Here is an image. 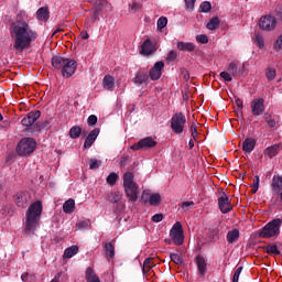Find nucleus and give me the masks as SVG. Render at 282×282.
Returning <instances> with one entry per match:
<instances>
[{
	"label": "nucleus",
	"instance_id": "obj_1",
	"mask_svg": "<svg viewBox=\"0 0 282 282\" xmlns=\"http://www.w3.org/2000/svg\"><path fill=\"white\" fill-rule=\"evenodd\" d=\"M10 35L14 41L13 48H15L17 52L30 50L32 43H34L39 36L36 31L32 30V26H30L26 21L21 20L11 23Z\"/></svg>",
	"mask_w": 282,
	"mask_h": 282
},
{
	"label": "nucleus",
	"instance_id": "obj_2",
	"mask_svg": "<svg viewBox=\"0 0 282 282\" xmlns=\"http://www.w3.org/2000/svg\"><path fill=\"white\" fill-rule=\"evenodd\" d=\"M41 215H43V203L41 200H35L29 206L25 214V235H30V232L34 235V231L39 226V221H41Z\"/></svg>",
	"mask_w": 282,
	"mask_h": 282
},
{
	"label": "nucleus",
	"instance_id": "obj_3",
	"mask_svg": "<svg viewBox=\"0 0 282 282\" xmlns=\"http://www.w3.org/2000/svg\"><path fill=\"white\" fill-rule=\"evenodd\" d=\"M52 66L55 69H62V76H64L65 78H72V76L76 74V68L78 67V63L74 59H69L61 56H53Z\"/></svg>",
	"mask_w": 282,
	"mask_h": 282
},
{
	"label": "nucleus",
	"instance_id": "obj_4",
	"mask_svg": "<svg viewBox=\"0 0 282 282\" xmlns=\"http://www.w3.org/2000/svg\"><path fill=\"white\" fill-rule=\"evenodd\" d=\"M123 188L126 192L129 202L135 203L138 202L139 186L135 182H133V173L126 172L123 174Z\"/></svg>",
	"mask_w": 282,
	"mask_h": 282
},
{
	"label": "nucleus",
	"instance_id": "obj_5",
	"mask_svg": "<svg viewBox=\"0 0 282 282\" xmlns=\"http://www.w3.org/2000/svg\"><path fill=\"white\" fill-rule=\"evenodd\" d=\"M36 150V141L32 138H23L17 145L18 155H31Z\"/></svg>",
	"mask_w": 282,
	"mask_h": 282
},
{
	"label": "nucleus",
	"instance_id": "obj_6",
	"mask_svg": "<svg viewBox=\"0 0 282 282\" xmlns=\"http://www.w3.org/2000/svg\"><path fill=\"white\" fill-rule=\"evenodd\" d=\"M281 228V219H273L269 224H267L262 230L260 231V237L262 239H270L272 237H276L279 235Z\"/></svg>",
	"mask_w": 282,
	"mask_h": 282
},
{
	"label": "nucleus",
	"instance_id": "obj_7",
	"mask_svg": "<svg viewBox=\"0 0 282 282\" xmlns=\"http://www.w3.org/2000/svg\"><path fill=\"white\" fill-rule=\"evenodd\" d=\"M184 127H186V116L182 112H176L171 118V129L176 135L184 133Z\"/></svg>",
	"mask_w": 282,
	"mask_h": 282
},
{
	"label": "nucleus",
	"instance_id": "obj_8",
	"mask_svg": "<svg viewBox=\"0 0 282 282\" xmlns=\"http://www.w3.org/2000/svg\"><path fill=\"white\" fill-rule=\"evenodd\" d=\"M170 237L175 246H182V243H184V228H182V223L176 221L173 225Z\"/></svg>",
	"mask_w": 282,
	"mask_h": 282
},
{
	"label": "nucleus",
	"instance_id": "obj_9",
	"mask_svg": "<svg viewBox=\"0 0 282 282\" xmlns=\"http://www.w3.org/2000/svg\"><path fill=\"white\" fill-rule=\"evenodd\" d=\"M259 28L265 32H272V30L276 28V18L272 15L261 17L259 20Z\"/></svg>",
	"mask_w": 282,
	"mask_h": 282
},
{
	"label": "nucleus",
	"instance_id": "obj_10",
	"mask_svg": "<svg viewBox=\"0 0 282 282\" xmlns=\"http://www.w3.org/2000/svg\"><path fill=\"white\" fill-rule=\"evenodd\" d=\"M158 147V142L151 137L141 139L138 143L131 145L132 151H140V149H153Z\"/></svg>",
	"mask_w": 282,
	"mask_h": 282
},
{
	"label": "nucleus",
	"instance_id": "obj_11",
	"mask_svg": "<svg viewBox=\"0 0 282 282\" xmlns=\"http://www.w3.org/2000/svg\"><path fill=\"white\" fill-rule=\"evenodd\" d=\"M265 111V100L257 98L251 101V112L253 116H261Z\"/></svg>",
	"mask_w": 282,
	"mask_h": 282
},
{
	"label": "nucleus",
	"instance_id": "obj_12",
	"mask_svg": "<svg viewBox=\"0 0 282 282\" xmlns=\"http://www.w3.org/2000/svg\"><path fill=\"white\" fill-rule=\"evenodd\" d=\"M218 206L224 215L232 210V203H230V198L228 195H226V193H223V195L218 198Z\"/></svg>",
	"mask_w": 282,
	"mask_h": 282
},
{
	"label": "nucleus",
	"instance_id": "obj_13",
	"mask_svg": "<svg viewBox=\"0 0 282 282\" xmlns=\"http://www.w3.org/2000/svg\"><path fill=\"white\" fill-rule=\"evenodd\" d=\"M158 52V46H155V43L151 41V39L145 40L141 45V52L143 56H151V54H155Z\"/></svg>",
	"mask_w": 282,
	"mask_h": 282
},
{
	"label": "nucleus",
	"instance_id": "obj_14",
	"mask_svg": "<svg viewBox=\"0 0 282 282\" xmlns=\"http://www.w3.org/2000/svg\"><path fill=\"white\" fill-rule=\"evenodd\" d=\"M41 118V110L31 111L24 117L21 122L23 127H32Z\"/></svg>",
	"mask_w": 282,
	"mask_h": 282
},
{
	"label": "nucleus",
	"instance_id": "obj_15",
	"mask_svg": "<svg viewBox=\"0 0 282 282\" xmlns=\"http://www.w3.org/2000/svg\"><path fill=\"white\" fill-rule=\"evenodd\" d=\"M162 69H164V62H156L149 72L151 80H160L162 78Z\"/></svg>",
	"mask_w": 282,
	"mask_h": 282
},
{
	"label": "nucleus",
	"instance_id": "obj_16",
	"mask_svg": "<svg viewBox=\"0 0 282 282\" xmlns=\"http://www.w3.org/2000/svg\"><path fill=\"white\" fill-rule=\"evenodd\" d=\"M100 135V129L95 128L93 131L89 132V134L86 137L84 142V149H91L94 143L96 142V139Z\"/></svg>",
	"mask_w": 282,
	"mask_h": 282
},
{
	"label": "nucleus",
	"instance_id": "obj_17",
	"mask_svg": "<svg viewBox=\"0 0 282 282\" xmlns=\"http://www.w3.org/2000/svg\"><path fill=\"white\" fill-rule=\"evenodd\" d=\"M196 265L200 276L206 275V272H208V264L206 263V258H204V256L196 257Z\"/></svg>",
	"mask_w": 282,
	"mask_h": 282
},
{
	"label": "nucleus",
	"instance_id": "obj_18",
	"mask_svg": "<svg viewBox=\"0 0 282 282\" xmlns=\"http://www.w3.org/2000/svg\"><path fill=\"white\" fill-rule=\"evenodd\" d=\"M281 149H282V144L278 143L264 149L263 153L267 158L272 160V158H276V155H279V152L281 151Z\"/></svg>",
	"mask_w": 282,
	"mask_h": 282
},
{
	"label": "nucleus",
	"instance_id": "obj_19",
	"mask_svg": "<svg viewBox=\"0 0 282 282\" xmlns=\"http://www.w3.org/2000/svg\"><path fill=\"white\" fill-rule=\"evenodd\" d=\"M254 147H257V141L252 138H247L242 142V151H245V153H252V151H254Z\"/></svg>",
	"mask_w": 282,
	"mask_h": 282
},
{
	"label": "nucleus",
	"instance_id": "obj_20",
	"mask_svg": "<svg viewBox=\"0 0 282 282\" xmlns=\"http://www.w3.org/2000/svg\"><path fill=\"white\" fill-rule=\"evenodd\" d=\"M271 186H272L273 193H275V195H279V193H281L282 191V176L274 175L272 178Z\"/></svg>",
	"mask_w": 282,
	"mask_h": 282
},
{
	"label": "nucleus",
	"instance_id": "obj_21",
	"mask_svg": "<svg viewBox=\"0 0 282 282\" xmlns=\"http://www.w3.org/2000/svg\"><path fill=\"white\" fill-rule=\"evenodd\" d=\"M133 83L134 85H149V74L144 72L137 73Z\"/></svg>",
	"mask_w": 282,
	"mask_h": 282
},
{
	"label": "nucleus",
	"instance_id": "obj_22",
	"mask_svg": "<svg viewBox=\"0 0 282 282\" xmlns=\"http://www.w3.org/2000/svg\"><path fill=\"white\" fill-rule=\"evenodd\" d=\"M37 21H48L50 20V8L42 7L36 11Z\"/></svg>",
	"mask_w": 282,
	"mask_h": 282
},
{
	"label": "nucleus",
	"instance_id": "obj_23",
	"mask_svg": "<svg viewBox=\"0 0 282 282\" xmlns=\"http://www.w3.org/2000/svg\"><path fill=\"white\" fill-rule=\"evenodd\" d=\"M75 208H76V202L73 198H69L63 205V210L64 213H66V215H72Z\"/></svg>",
	"mask_w": 282,
	"mask_h": 282
},
{
	"label": "nucleus",
	"instance_id": "obj_24",
	"mask_svg": "<svg viewBox=\"0 0 282 282\" xmlns=\"http://www.w3.org/2000/svg\"><path fill=\"white\" fill-rule=\"evenodd\" d=\"M78 246L76 245L66 248L63 254V259H72V257H76V254H78Z\"/></svg>",
	"mask_w": 282,
	"mask_h": 282
},
{
	"label": "nucleus",
	"instance_id": "obj_25",
	"mask_svg": "<svg viewBox=\"0 0 282 282\" xmlns=\"http://www.w3.org/2000/svg\"><path fill=\"white\" fill-rule=\"evenodd\" d=\"M86 281L87 282H100V278L96 274V271L91 269V267H88L86 269Z\"/></svg>",
	"mask_w": 282,
	"mask_h": 282
},
{
	"label": "nucleus",
	"instance_id": "obj_26",
	"mask_svg": "<svg viewBox=\"0 0 282 282\" xmlns=\"http://www.w3.org/2000/svg\"><path fill=\"white\" fill-rule=\"evenodd\" d=\"M177 50L181 52H193L195 50V44L191 42H178Z\"/></svg>",
	"mask_w": 282,
	"mask_h": 282
},
{
	"label": "nucleus",
	"instance_id": "obj_27",
	"mask_svg": "<svg viewBox=\"0 0 282 282\" xmlns=\"http://www.w3.org/2000/svg\"><path fill=\"white\" fill-rule=\"evenodd\" d=\"M115 85H116V83H115V79H113L112 76L106 75V76L104 77V87H105L108 91L113 90Z\"/></svg>",
	"mask_w": 282,
	"mask_h": 282
},
{
	"label": "nucleus",
	"instance_id": "obj_28",
	"mask_svg": "<svg viewBox=\"0 0 282 282\" xmlns=\"http://www.w3.org/2000/svg\"><path fill=\"white\" fill-rule=\"evenodd\" d=\"M105 252H106V257H108L109 259H113V257H116V247H113V243L106 242Z\"/></svg>",
	"mask_w": 282,
	"mask_h": 282
},
{
	"label": "nucleus",
	"instance_id": "obj_29",
	"mask_svg": "<svg viewBox=\"0 0 282 282\" xmlns=\"http://www.w3.org/2000/svg\"><path fill=\"white\" fill-rule=\"evenodd\" d=\"M239 239V229L229 230L227 232V241L228 243H235Z\"/></svg>",
	"mask_w": 282,
	"mask_h": 282
},
{
	"label": "nucleus",
	"instance_id": "obj_30",
	"mask_svg": "<svg viewBox=\"0 0 282 282\" xmlns=\"http://www.w3.org/2000/svg\"><path fill=\"white\" fill-rule=\"evenodd\" d=\"M82 133L83 128H80V126H74L69 130V138H72V140H76V138H80Z\"/></svg>",
	"mask_w": 282,
	"mask_h": 282
},
{
	"label": "nucleus",
	"instance_id": "obj_31",
	"mask_svg": "<svg viewBox=\"0 0 282 282\" xmlns=\"http://www.w3.org/2000/svg\"><path fill=\"white\" fill-rule=\"evenodd\" d=\"M227 72L231 74V76H237L239 74V63L238 62H231L229 63L227 67Z\"/></svg>",
	"mask_w": 282,
	"mask_h": 282
},
{
	"label": "nucleus",
	"instance_id": "obj_32",
	"mask_svg": "<svg viewBox=\"0 0 282 282\" xmlns=\"http://www.w3.org/2000/svg\"><path fill=\"white\" fill-rule=\"evenodd\" d=\"M220 23H221V21L219 20V18H217V17L212 18L209 20V22L207 23V30H217V28H219Z\"/></svg>",
	"mask_w": 282,
	"mask_h": 282
},
{
	"label": "nucleus",
	"instance_id": "obj_33",
	"mask_svg": "<svg viewBox=\"0 0 282 282\" xmlns=\"http://www.w3.org/2000/svg\"><path fill=\"white\" fill-rule=\"evenodd\" d=\"M162 203V196H160V194H152L150 196V206H160V204Z\"/></svg>",
	"mask_w": 282,
	"mask_h": 282
},
{
	"label": "nucleus",
	"instance_id": "obj_34",
	"mask_svg": "<svg viewBox=\"0 0 282 282\" xmlns=\"http://www.w3.org/2000/svg\"><path fill=\"white\" fill-rule=\"evenodd\" d=\"M265 77H267V80L269 82L274 80V78H276V69L272 67H268L265 69Z\"/></svg>",
	"mask_w": 282,
	"mask_h": 282
},
{
	"label": "nucleus",
	"instance_id": "obj_35",
	"mask_svg": "<svg viewBox=\"0 0 282 282\" xmlns=\"http://www.w3.org/2000/svg\"><path fill=\"white\" fill-rule=\"evenodd\" d=\"M88 164H89L90 171H96L97 169H100L102 161L98 159H90Z\"/></svg>",
	"mask_w": 282,
	"mask_h": 282
},
{
	"label": "nucleus",
	"instance_id": "obj_36",
	"mask_svg": "<svg viewBox=\"0 0 282 282\" xmlns=\"http://www.w3.org/2000/svg\"><path fill=\"white\" fill-rule=\"evenodd\" d=\"M265 252L267 254H281V251H279V248L276 247V245H269L265 247Z\"/></svg>",
	"mask_w": 282,
	"mask_h": 282
},
{
	"label": "nucleus",
	"instance_id": "obj_37",
	"mask_svg": "<svg viewBox=\"0 0 282 282\" xmlns=\"http://www.w3.org/2000/svg\"><path fill=\"white\" fill-rule=\"evenodd\" d=\"M254 43L258 45L260 50H263L265 46V41L263 40V35L256 33Z\"/></svg>",
	"mask_w": 282,
	"mask_h": 282
},
{
	"label": "nucleus",
	"instance_id": "obj_38",
	"mask_svg": "<svg viewBox=\"0 0 282 282\" xmlns=\"http://www.w3.org/2000/svg\"><path fill=\"white\" fill-rule=\"evenodd\" d=\"M14 202L19 208H23L25 206V198L23 197V194H17L14 196Z\"/></svg>",
	"mask_w": 282,
	"mask_h": 282
},
{
	"label": "nucleus",
	"instance_id": "obj_39",
	"mask_svg": "<svg viewBox=\"0 0 282 282\" xmlns=\"http://www.w3.org/2000/svg\"><path fill=\"white\" fill-rule=\"evenodd\" d=\"M116 182H118V174L112 172L107 177V184H109V186H116Z\"/></svg>",
	"mask_w": 282,
	"mask_h": 282
},
{
	"label": "nucleus",
	"instance_id": "obj_40",
	"mask_svg": "<svg viewBox=\"0 0 282 282\" xmlns=\"http://www.w3.org/2000/svg\"><path fill=\"white\" fill-rule=\"evenodd\" d=\"M167 23L169 19H166V17H161L156 22L158 30L162 32L163 28H166Z\"/></svg>",
	"mask_w": 282,
	"mask_h": 282
},
{
	"label": "nucleus",
	"instance_id": "obj_41",
	"mask_svg": "<svg viewBox=\"0 0 282 282\" xmlns=\"http://www.w3.org/2000/svg\"><path fill=\"white\" fill-rule=\"evenodd\" d=\"M170 259L171 261H173V263H175L176 265H182V263H184V260L182 259V256L177 254V253H171L170 254Z\"/></svg>",
	"mask_w": 282,
	"mask_h": 282
},
{
	"label": "nucleus",
	"instance_id": "obj_42",
	"mask_svg": "<svg viewBox=\"0 0 282 282\" xmlns=\"http://www.w3.org/2000/svg\"><path fill=\"white\" fill-rule=\"evenodd\" d=\"M264 120L267 122V124L272 129L274 127H276V120H274V118L272 117V115L265 113L264 115Z\"/></svg>",
	"mask_w": 282,
	"mask_h": 282
},
{
	"label": "nucleus",
	"instance_id": "obj_43",
	"mask_svg": "<svg viewBox=\"0 0 282 282\" xmlns=\"http://www.w3.org/2000/svg\"><path fill=\"white\" fill-rule=\"evenodd\" d=\"M108 202H110V204L120 202V192L110 193L108 196Z\"/></svg>",
	"mask_w": 282,
	"mask_h": 282
},
{
	"label": "nucleus",
	"instance_id": "obj_44",
	"mask_svg": "<svg viewBox=\"0 0 282 282\" xmlns=\"http://www.w3.org/2000/svg\"><path fill=\"white\" fill-rule=\"evenodd\" d=\"M97 123H98V117H96V115H90L87 119L88 127H96Z\"/></svg>",
	"mask_w": 282,
	"mask_h": 282
},
{
	"label": "nucleus",
	"instance_id": "obj_45",
	"mask_svg": "<svg viewBox=\"0 0 282 282\" xmlns=\"http://www.w3.org/2000/svg\"><path fill=\"white\" fill-rule=\"evenodd\" d=\"M212 9L213 4H210L208 1H205L200 4V12H210Z\"/></svg>",
	"mask_w": 282,
	"mask_h": 282
},
{
	"label": "nucleus",
	"instance_id": "obj_46",
	"mask_svg": "<svg viewBox=\"0 0 282 282\" xmlns=\"http://www.w3.org/2000/svg\"><path fill=\"white\" fill-rule=\"evenodd\" d=\"M191 133H192V138L195 140V142H197V135H199V133L197 132V123H192L191 126Z\"/></svg>",
	"mask_w": 282,
	"mask_h": 282
},
{
	"label": "nucleus",
	"instance_id": "obj_47",
	"mask_svg": "<svg viewBox=\"0 0 282 282\" xmlns=\"http://www.w3.org/2000/svg\"><path fill=\"white\" fill-rule=\"evenodd\" d=\"M150 199H151V193L144 189L141 195V202H143V204H147L148 202H150Z\"/></svg>",
	"mask_w": 282,
	"mask_h": 282
},
{
	"label": "nucleus",
	"instance_id": "obj_48",
	"mask_svg": "<svg viewBox=\"0 0 282 282\" xmlns=\"http://www.w3.org/2000/svg\"><path fill=\"white\" fill-rule=\"evenodd\" d=\"M220 78H223L226 83H231L232 82V75L228 72H221L220 73Z\"/></svg>",
	"mask_w": 282,
	"mask_h": 282
},
{
	"label": "nucleus",
	"instance_id": "obj_49",
	"mask_svg": "<svg viewBox=\"0 0 282 282\" xmlns=\"http://www.w3.org/2000/svg\"><path fill=\"white\" fill-rule=\"evenodd\" d=\"M242 271H243V267L237 268V270L234 273L232 282H239V276L241 275Z\"/></svg>",
	"mask_w": 282,
	"mask_h": 282
},
{
	"label": "nucleus",
	"instance_id": "obj_50",
	"mask_svg": "<svg viewBox=\"0 0 282 282\" xmlns=\"http://www.w3.org/2000/svg\"><path fill=\"white\" fill-rule=\"evenodd\" d=\"M197 43H202L203 45H206L208 43V36L205 34H200L196 36Z\"/></svg>",
	"mask_w": 282,
	"mask_h": 282
},
{
	"label": "nucleus",
	"instance_id": "obj_51",
	"mask_svg": "<svg viewBox=\"0 0 282 282\" xmlns=\"http://www.w3.org/2000/svg\"><path fill=\"white\" fill-rule=\"evenodd\" d=\"M257 191H259V176H254V180H253V184H252V189H251V193H257Z\"/></svg>",
	"mask_w": 282,
	"mask_h": 282
},
{
	"label": "nucleus",
	"instance_id": "obj_52",
	"mask_svg": "<svg viewBox=\"0 0 282 282\" xmlns=\"http://www.w3.org/2000/svg\"><path fill=\"white\" fill-rule=\"evenodd\" d=\"M166 58H167V61H170L171 63H173V61H175V58H177V52H175V51H170Z\"/></svg>",
	"mask_w": 282,
	"mask_h": 282
},
{
	"label": "nucleus",
	"instance_id": "obj_53",
	"mask_svg": "<svg viewBox=\"0 0 282 282\" xmlns=\"http://www.w3.org/2000/svg\"><path fill=\"white\" fill-rule=\"evenodd\" d=\"M152 270H153V267H149L148 264L143 263L142 272H143V274H145V276H149V274H151Z\"/></svg>",
	"mask_w": 282,
	"mask_h": 282
},
{
	"label": "nucleus",
	"instance_id": "obj_54",
	"mask_svg": "<svg viewBox=\"0 0 282 282\" xmlns=\"http://www.w3.org/2000/svg\"><path fill=\"white\" fill-rule=\"evenodd\" d=\"M143 264L150 267V268H155V261L153 258H147L143 262Z\"/></svg>",
	"mask_w": 282,
	"mask_h": 282
},
{
	"label": "nucleus",
	"instance_id": "obj_55",
	"mask_svg": "<svg viewBox=\"0 0 282 282\" xmlns=\"http://www.w3.org/2000/svg\"><path fill=\"white\" fill-rule=\"evenodd\" d=\"M162 219H164L163 214H155L154 216H152V221H154L155 224H160V221H162Z\"/></svg>",
	"mask_w": 282,
	"mask_h": 282
},
{
	"label": "nucleus",
	"instance_id": "obj_56",
	"mask_svg": "<svg viewBox=\"0 0 282 282\" xmlns=\"http://www.w3.org/2000/svg\"><path fill=\"white\" fill-rule=\"evenodd\" d=\"M130 8H131L132 12H138L142 8V6L140 3H138V2H132Z\"/></svg>",
	"mask_w": 282,
	"mask_h": 282
},
{
	"label": "nucleus",
	"instance_id": "obj_57",
	"mask_svg": "<svg viewBox=\"0 0 282 282\" xmlns=\"http://www.w3.org/2000/svg\"><path fill=\"white\" fill-rule=\"evenodd\" d=\"M129 161H130L129 155L122 156L121 160H120V165L121 166H127Z\"/></svg>",
	"mask_w": 282,
	"mask_h": 282
},
{
	"label": "nucleus",
	"instance_id": "obj_58",
	"mask_svg": "<svg viewBox=\"0 0 282 282\" xmlns=\"http://www.w3.org/2000/svg\"><path fill=\"white\" fill-rule=\"evenodd\" d=\"M195 203L193 202H184L182 203V208L188 210V207L194 206Z\"/></svg>",
	"mask_w": 282,
	"mask_h": 282
},
{
	"label": "nucleus",
	"instance_id": "obj_59",
	"mask_svg": "<svg viewBox=\"0 0 282 282\" xmlns=\"http://www.w3.org/2000/svg\"><path fill=\"white\" fill-rule=\"evenodd\" d=\"M186 8H195V0H185Z\"/></svg>",
	"mask_w": 282,
	"mask_h": 282
},
{
	"label": "nucleus",
	"instance_id": "obj_60",
	"mask_svg": "<svg viewBox=\"0 0 282 282\" xmlns=\"http://www.w3.org/2000/svg\"><path fill=\"white\" fill-rule=\"evenodd\" d=\"M78 228L83 229V228H87V226H89V224L87 221H80L77 224Z\"/></svg>",
	"mask_w": 282,
	"mask_h": 282
},
{
	"label": "nucleus",
	"instance_id": "obj_61",
	"mask_svg": "<svg viewBox=\"0 0 282 282\" xmlns=\"http://www.w3.org/2000/svg\"><path fill=\"white\" fill-rule=\"evenodd\" d=\"M236 105H237V107H239V109H243V100L236 99Z\"/></svg>",
	"mask_w": 282,
	"mask_h": 282
},
{
	"label": "nucleus",
	"instance_id": "obj_62",
	"mask_svg": "<svg viewBox=\"0 0 282 282\" xmlns=\"http://www.w3.org/2000/svg\"><path fill=\"white\" fill-rule=\"evenodd\" d=\"M59 32H65V30H64V29H61V28H57V29L53 32L52 36H56V34H58Z\"/></svg>",
	"mask_w": 282,
	"mask_h": 282
},
{
	"label": "nucleus",
	"instance_id": "obj_63",
	"mask_svg": "<svg viewBox=\"0 0 282 282\" xmlns=\"http://www.w3.org/2000/svg\"><path fill=\"white\" fill-rule=\"evenodd\" d=\"M21 279H22V281H28V273H23L22 275H21Z\"/></svg>",
	"mask_w": 282,
	"mask_h": 282
},
{
	"label": "nucleus",
	"instance_id": "obj_64",
	"mask_svg": "<svg viewBox=\"0 0 282 282\" xmlns=\"http://www.w3.org/2000/svg\"><path fill=\"white\" fill-rule=\"evenodd\" d=\"M191 78V75L188 74V72L186 70L185 74H184V79L185 80H188Z\"/></svg>",
	"mask_w": 282,
	"mask_h": 282
}]
</instances>
